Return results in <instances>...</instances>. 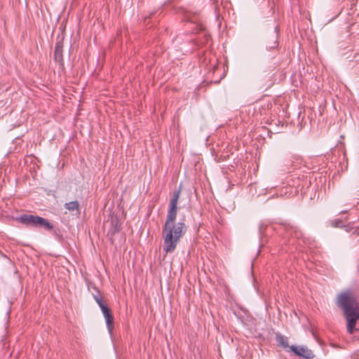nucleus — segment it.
<instances>
[{
	"label": "nucleus",
	"mask_w": 359,
	"mask_h": 359,
	"mask_svg": "<svg viewBox=\"0 0 359 359\" xmlns=\"http://www.w3.org/2000/svg\"><path fill=\"white\" fill-rule=\"evenodd\" d=\"M180 193V188L173 191L170 200L165 222L162 229L163 250L166 254L172 253L175 250L178 243L187 229L184 219L176 222L177 204Z\"/></svg>",
	"instance_id": "1"
},
{
	"label": "nucleus",
	"mask_w": 359,
	"mask_h": 359,
	"mask_svg": "<svg viewBox=\"0 0 359 359\" xmlns=\"http://www.w3.org/2000/svg\"><path fill=\"white\" fill-rule=\"evenodd\" d=\"M337 304L344 313L348 333L352 334L355 326L359 327V301L356 294L351 290H345L337 296Z\"/></svg>",
	"instance_id": "2"
},
{
	"label": "nucleus",
	"mask_w": 359,
	"mask_h": 359,
	"mask_svg": "<svg viewBox=\"0 0 359 359\" xmlns=\"http://www.w3.org/2000/svg\"><path fill=\"white\" fill-rule=\"evenodd\" d=\"M22 224L32 227H43L46 230H51L53 226L46 219L33 215L24 214L16 219Z\"/></svg>",
	"instance_id": "3"
},
{
	"label": "nucleus",
	"mask_w": 359,
	"mask_h": 359,
	"mask_svg": "<svg viewBox=\"0 0 359 359\" xmlns=\"http://www.w3.org/2000/svg\"><path fill=\"white\" fill-rule=\"evenodd\" d=\"M290 349L295 355L304 359H312L315 357L313 352L306 346L304 345H291Z\"/></svg>",
	"instance_id": "4"
},
{
	"label": "nucleus",
	"mask_w": 359,
	"mask_h": 359,
	"mask_svg": "<svg viewBox=\"0 0 359 359\" xmlns=\"http://www.w3.org/2000/svg\"><path fill=\"white\" fill-rule=\"evenodd\" d=\"M62 43L61 42H57L55 44L54 57L55 61L60 62L61 65L63 63V56H62Z\"/></svg>",
	"instance_id": "5"
},
{
	"label": "nucleus",
	"mask_w": 359,
	"mask_h": 359,
	"mask_svg": "<svg viewBox=\"0 0 359 359\" xmlns=\"http://www.w3.org/2000/svg\"><path fill=\"white\" fill-rule=\"evenodd\" d=\"M102 312V313H103V315L104 316V318H105V320H106V323H107L108 330L110 331L111 329V325H112L113 320H114V318H113V316L111 314V310L108 307L107 309H105Z\"/></svg>",
	"instance_id": "6"
},
{
	"label": "nucleus",
	"mask_w": 359,
	"mask_h": 359,
	"mask_svg": "<svg viewBox=\"0 0 359 359\" xmlns=\"http://www.w3.org/2000/svg\"><path fill=\"white\" fill-rule=\"evenodd\" d=\"M65 208L70 212L76 210L79 212V203L77 201L66 203L65 204Z\"/></svg>",
	"instance_id": "7"
},
{
	"label": "nucleus",
	"mask_w": 359,
	"mask_h": 359,
	"mask_svg": "<svg viewBox=\"0 0 359 359\" xmlns=\"http://www.w3.org/2000/svg\"><path fill=\"white\" fill-rule=\"evenodd\" d=\"M287 338H277V345L283 347L285 351L291 352L290 346L288 344Z\"/></svg>",
	"instance_id": "8"
},
{
	"label": "nucleus",
	"mask_w": 359,
	"mask_h": 359,
	"mask_svg": "<svg viewBox=\"0 0 359 359\" xmlns=\"http://www.w3.org/2000/svg\"><path fill=\"white\" fill-rule=\"evenodd\" d=\"M95 290L96 292L95 294H93V298L95 300V302H97V304L99 305L100 304H102L104 302L102 300V297L100 292L98 290H97L96 288H95Z\"/></svg>",
	"instance_id": "9"
},
{
	"label": "nucleus",
	"mask_w": 359,
	"mask_h": 359,
	"mask_svg": "<svg viewBox=\"0 0 359 359\" xmlns=\"http://www.w3.org/2000/svg\"><path fill=\"white\" fill-rule=\"evenodd\" d=\"M341 220H335L332 222V226L335 227L341 226Z\"/></svg>",
	"instance_id": "10"
},
{
	"label": "nucleus",
	"mask_w": 359,
	"mask_h": 359,
	"mask_svg": "<svg viewBox=\"0 0 359 359\" xmlns=\"http://www.w3.org/2000/svg\"><path fill=\"white\" fill-rule=\"evenodd\" d=\"M99 306H100V309L102 310V311H103L105 309L108 308V306L104 302L100 304Z\"/></svg>",
	"instance_id": "11"
},
{
	"label": "nucleus",
	"mask_w": 359,
	"mask_h": 359,
	"mask_svg": "<svg viewBox=\"0 0 359 359\" xmlns=\"http://www.w3.org/2000/svg\"><path fill=\"white\" fill-rule=\"evenodd\" d=\"M302 235V232L301 231H296L295 232V236L296 237L299 238V236H301Z\"/></svg>",
	"instance_id": "12"
},
{
	"label": "nucleus",
	"mask_w": 359,
	"mask_h": 359,
	"mask_svg": "<svg viewBox=\"0 0 359 359\" xmlns=\"http://www.w3.org/2000/svg\"><path fill=\"white\" fill-rule=\"evenodd\" d=\"M273 43H274V45H273V46H272L271 48H274V47H276V46H277V42H276V41H275Z\"/></svg>",
	"instance_id": "13"
},
{
	"label": "nucleus",
	"mask_w": 359,
	"mask_h": 359,
	"mask_svg": "<svg viewBox=\"0 0 359 359\" xmlns=\"http://www.w3.org/2000/svg\"><path fill=\"white\" fill-rule=\"evenodd\" d=\"M155 14V13H151V16H153Z\"/></svg>",
	"instance_id": "14"
}]
</instances>
